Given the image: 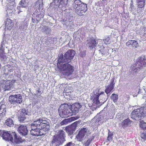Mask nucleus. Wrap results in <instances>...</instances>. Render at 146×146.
<instances>
[{
    "mask_svg": "<svg viewBox=\"0 0 146 146\" xmlns=\"http://www.w3.org/2000/svg\"><path fill=\"white\" fill-rule=\"evenodd\" d=\"M75 54V51L72 50L67 51L64 56H60L57 65L59 66V69L63 75L69 76L73 73L74 70V67L68 63L71 62Z\"/></svg>",
    "mask_w": 146,
    "mask_h": 146,
    "instance_id": "obj_1",
    "label": "nucleus"
},
{
    "mask_svg": "<svg viewBox=\"0 0 146 146\" xmlns=\"http://www.w3.org/2000/svg\"><path fill=\"white\" fill-rule=\"evenodd\" d=\"M31 134L36 136L44 135L50 129L49 123L46 120L39 119L34 121L31 125Z\"/></svg>",
    "mask_w": 146,
    "mask_h": 146,
    "instance_id": "obj_2",
    "label": "nucleus"
},
{
    "mask_svg": "<svg viewBox=\"0 0 146 146\" xmlns=\"http://www.w3.org/2000/svg\"><path fill=\"white\" fill-rule=\"evenodd\" d=\"M65 133L63 130L60 131L54 135L50 142V146H60L66 141Z\"/></svg>",
    "mask_w": 146,
    "mask_h": 146,
    "instance_id": "obj_3",
    "label": "nucleus"
},
{
    "mask_svg": "<svg viewBox=\"0 0 146 146\" xmlns=\"http://www.w3.org/2000/svg\"><path fill=\"white\" fill-rule=\"evenodd\" d=\"M146 66V57L142 56L139 57L136 60V62L131 67L132 71L134 72H137Z\"/></svg>",
    "mask_w": 146,
    "mask_h": 146,
    "instance_id": "obj_4",
    "label": "nucleus"
},
{
    "mask_svg": "<svg viewBox=\"0 0 146 146\" xmlns=\"http://www.w3.org/2000/svg\"><path fill=\"white\" fill-rule=\"evenodd\" d=\"M71 109L67 104H62L59 109L60 115L63 118H66L73 115Z\"/></svg>",
    "mask_w": 146,
    "mask_h": 146,
    "instance_id": "obj_5",
    "label": "nucleus"
},
{
    "mask_svg": "<svg viewBox=\"0 0 146 146\" xmlns=\"http://www.w3.org/2000/svg\"><path fill=\"white\" fill-rule=\"evenodd\" d=\"M91 133L90 129L87 127L83 128L79 131L76 137L79 141H81Z\"/></svg>",
    "mask_w": 146,
    "mask_h": 146,
    "instance_id": "obj_6",
    "label": "nucleus"
},
{
    "mask_svg": "<svg viewBox=\"0 0 146 146\" xmlns=\"http://www.w3.org/2000/svg\"><path fill=\"white\" fill-rule=\"evenodd\" d=\"M22 96L19 95H11L9 98L10 102L13 104H19L22 102Z\"/></svg>",
    "mask_w": 146,
    "mask_h": 146,
    "instance_id": "obj_7",
    "label": "nucleus"
},
{
    "mask_svg": "<svg viewBox=\"0 0 146 146\" xmlns=\"http://www.w3.org/2000/svg\"><path fill=\"white\" fill-rule=\"evenodd\" d=\"M0 136L3 137V139L6 141H10L12 142L13 141L12 132L10 134L8 131L1 130L0 131Z\"/></svg>",
    "mask_w": 146,
    "mask_h": 146,
    "instance_id": "obj_8",
    "label": "nucleus"
},
{
    "mask_svg": "<svg viewBox=\"0 0 146 146\" xmlns=\"http://www.w3.org/2000/svg\"><path fill=\"white\" fill-rule=\"evenodd\" d=\"M0 81L2 84V85H1L2 88L5 90H9L13 87V81L8 80Z\"/></svg>",
    "mask_w": 146,
    "mask_h": 146,
    "instance_id": "obj_9",
    "label": "nucleus"
},
{
    "mask_svg": "<svg viewBox=\"0 0 146 146\" xmlns=\"http://www.w3.org/2000/svg\"><path fill=\"white\" fill-rule=\"evenodd\" d=\"M82 5L80 7L75 9L76 13L79 15H84L87 9V5L86 4Z\"/></svg>",
    "mask_w": 146,
    "mask_h": 146,
    "instance_id": "obj_10",
    "label": "nucleus"
},
{
    "mask_svg": "<svg viewBox=\"0 0 146 146\" xmlns=\"http://www.w3.org/2000/svg\"><path fill=\"white\" fill-rule=\"evenodd\" d=\"M103 117L102 115L98 114L92 119V121L95 123L94 124L98 125H100L103 121Z\"/></svg>",
    "mask_w": 146,
    "mask_h": 146,
    "instance_id": "obj_11",
    "label": "nucleus"
},
{
    "mask_svg": "<svg viewBox=\"0 0 146 146\" xmlns=\"http://www.w3.org/2000/svg\"><path fill=\"white\" fill-rule=\"evenodd\" d=\"M82 105L81 104L77 103L73 104L71 106V108L73 115L75 114L78 112L79 109L82 107Z\"/></svg>",
    "mask_w": 146,
    "mask_h": 146,
    "instance_id": "obj_12",
    "label": "nucleus"
},
{
    "mask_svg": "<svg viewBox=\"0 0 146 146\" xmlns=\"http://www.w3.org/2000/svg\"><path fill=\"white\" fill-rule=\"evenodd\" d=\"M18 131L21 135L23 136L27 135L28 132V130L26 126L22 125L18 127Z\"/></svg>",
    "mask_w": 146,
    "mask_h": 146,
    "instance_id": "obj_13",
    "label": "nucleus"
},
{
    "mask_svg": "<svg viewBox=\"0 0 146 146\" xmlns=\"http://www.w3.org/2000/svg\"><path fill=\"white\" fill-rule=\"evenodd\" d=\"M102 93L99 94L96 93L95 94H92L91 96V99L92 100V102L94 105L98 106L100 104V102L99 100V97Z\"/></svg>",
    "mask_w": 146,
    "mask_h": 146,
    "instance_id": "obj_14",
    "label": "nucleus"
},
{
    "mask_svg": "<svg viewBox=\"0 0 146 146\" xmlns=\"http://www.w3.org/2000/svg\"><path fill=\"white\" fill-rule=\"evenodd\" d=\"M126 45L129 47L137 48L139 46L137 41L135 40H129L126 43Z\"/></svg>",
    "mask_w": 146,
    "mask_h": 146,
    "instance_id": "obj_15",
    "label": "nucleus"
},
{
    "mask_svg": "<svg viewBox=\"0 0 146 146\" xmlns=\"http://www.w3.org/2000/svg\"><path fill=\"white\" fill-rule=\"evenodd\" d=\"M115 84L114 80H112L110 84L107 86L105 91L107 94L109 93L113 90Z\"/></svg>",
    "mask_w": 146,
    "mask_h": 146,
    "instance_id": "obj_16",
    "label": "nucleus"
},
{
    "mask_svg": "<svg viewBox=\"0 0 146 146\" xmlns=\"http://www.w3.org/2000/svg\"><path fill=\"white\" fill-rule=\"evenodd\" d=\"M138 110H134L131 113V117L132 118L135 120H139L140 119V115H138V113L139 111Z\"/></svg>",
    "mask_w": 146,
    "mask_h": 146,
    "instance_id": "obj_17",
    "label": "nucleus"
},
{
    "mask_svg": "<svg viewBox=\"0 0 146 146\" xmlns=\"http://www.w3.org/2000/svg\"><path fill=\"white\" fill-rule=\"evenodd\" d=\"M12 135L13 138V137L14 138V141L16 143L19 144L25 141L24 139H22L20 137H17V135L15 132H12Z\"/></svg>",
    "mask_w": 146,
    "mask_h": 146,
    "instance_id": "obj_18",
    "label": "nucleus"
},
{
    "mask_svg": "<svg viewBox=\"0 0 146 146\" xmlns=\"http://www.w3.org/2000/svg\"><path fill=\"white\" fill-rule=\"evenodd\" d=\"M136 110H139V112L137 114L138 115H140V119L142 117L146 116V108H141Z\"/></svg>",
    "mask_w": 146,
    "mask_h": 146,
    "instance_id": "obj_19",
    "label": "nucleus"
},
{
    "mask_svg": "<svg viewBox=\"0 0 146 146\" xmlns=\"http://www.w3.org/2000/svg\"><path fill=\"white\" fill-rule=\"evenodd\" d=\"M131 121L128 119H125L121 123L122 127L125 128L127 127L131 126Z\"/></svg>",
    "mask_w": 146,
    "mask_h": 146,
    "instance_id": "obj_20",
    "label": "nucleus"
},
{
    "mask_svg": "<svg viewBox=\"0 0 146 146\" xmlns=\"http://www.w3.org/2000/svg\"><path fill=\"white\" fill-rule=\"evenodd\" d=\"M82 4H85L82 3L80 0H75L72 4V6L74 9H76L82 6Z\"/></svg>",
    "mask_w": 146,
    "mask_h": 146,
    "instance_id": "obj_21",
    "label": "nucleus"
},
{
    "mask_svg": "<svg viewBox=\"0 0 146 146\" xmlns=\"http://www.w3.org/2000/svg\"><path fill=\"white\" fill-rule=\"evenodd\" d=\"M12 21L10 19H7L5 25L6 27L8 30H10L13 25Z\"/></svg>",
    "mask_w": 146,
    "mask_h": 146,
    "instance_id": "obj_22",
    "label": "nucleus"
},
{
    "mask_svg": "<svg viewBox=\"0 0 146 146\" xmlns=\"http://www.w3.org/2000/svg\"><path fill=\"white\" fill-rule=\"evenodd\" d=\"M27 3L26 2L25 0H21L20 2L19 3V6L18 7V9L20 10L19 11H18V13H19L20 12L22 11H20L21 10L20 8L21 7H25L27 6Z\"/></svg>",
    "mask_w": 146,
    "mask_h": 146,
    "instance_id": "obj_23",
    "label": "nucleus"
},
{
    "mask_svg": "<svg viewBox=\"0 0 146 146\" xmlns=\"http://www.w3.org/2000/svg\"><path fill=\"white\" fill-rule=\"evenodd\" d=\"M6 124L10 127H13L14 124L13 120L11 118L7 119L5 122Z\"/></svg>",
    "mask_w": 146,
    "mask_h": 146,
    "instance_id": "obj_24",
    "label": "nucleus"
},
{
    "mask_svg": "<svg viewBox=\"0 0 146 146\" xmlns=\"http://www.w3.org/2000/svg\"><path fill=\"white\" fill-rule=\"evenodd\" d=\"M96 41L94 39H92L88 44V46L92 48L96 46Z\"/></svg>",
    "mask_w": 146,
    "mask_h": 146,
    "instance_id": "obj_25",
    "label": "nucleus"
},
{
    "mask_svg": "<svg viewBox=\"0 0 146 146\" xmlns=\"http://www.w3.org/2000/svg\"><path fill=\"white\" fill-rule=\"evenodd\" d=\"M94 136H92L84 144V146H88L92 141L94 139Z\"/></svg>",
    "mask_w": 146,
    "mask_h": 146,
    "instance_id": "obj_26",
    "label": "nucleus"
},
{
    "mask_svg": "<svg viewBox=\"0 0 146 146\" xmlns=\"http://www.w3.org/2000/svg\"><path fill=\"white\" fill-rule=\"evenodd\" d=\"M12 2L10 3V5H11L10 6L8 7V10L9 9L12 10L14 9V6H15V3L14 2L15 0H10Z\"/></svg>",
    "mask_w": 146,
    "mask_h": 146,
    "instance_id": "obj_27",
    "label": "nucleus"
},
{
    "mask_svg": "<svg viewBox=\"0 0 146 146\" xmlns=\"http://www.w3.org/2000/svg\"><path fill=\"white\" fill-rule=\"evenodd\" d=\"M118 96L117 94H113L111 96V98L114 102H116L118 99Z\"/></svg>",
    "mask_w": 146,
    "mask_h": 146,
    "instance_id": "obj_28",
    "label": "nucleus"
},
{
    "mask_svg": "<svg viewBox=\"0 0 146 146\" xmlns=\"http://www.w3.org/2000/svg\"><path fill=\"white\" fill-rule=\"evenodd\" d=\"M140 127L143 129H146V123L143 121H141L140 122Z\"/></svg>",
    "mask_w": 146,
    "mask_h": 146,
    "instance_id": "obj_29",
    "label": "nucleus"
},
{
    "mask_svg": "<svg viewBox=\"0 0 146 146\" xmlns=\"http://www.w3.org/2000/svg\"><path fill=\"white\" fill-rule=\"evenodd\" d=\"M68 0H60V5L62 7H64L67 5V1Z\"/></svg>",
    "mask_w": 146,
    "mask_h": 146,
    "instance_id": "obj_30",
    "label": "nucleus"
},
{
    "mask_svg": "<svg viewBox=\"0 0 146 146\" xmlns=\"http://www.w3.org/2000/svg\"><path fill=\"white\" fill-rule=\"evenodd\" d=\"M138 3V7L139 8H142L144 5V0L143 1H140L137 2Z\"/></svg>",
    "mask_w": 146,
    "mask_h": 146,
    "instance_id": "obj_31",
    "label": "nucleus"
},
{
    "mask_svg": "<svg viewBox=\"0 0 146 146\" xmlns=\"http://www.w3.org/2000/svg\"><path fill=\"white\" fill-rule=\"evenodd\" d=\"M0 56L2 60L5 61L7 59V57L5 55V53L4 52H2L0 53Z\"/></svg>",
    "mask_w": 146,
    "mask_h": 146,
    "instance_id": "obj_32",
    "label": "nucleus"
},
{
    "mask_svg": "<svg viewBox=\"0 0 146 146\" xmlns=\"http://www.w3.org/2000/svg\"><path fill=\"white\" fill-rule=\"evenodd\" d=\"M42 30L43 31L46 32L47 34H49L51 32V29L47 27H45L43 28Z\"/></svg>",
    "mask_w": 146,
    "mask_h": 146,
    "instance_id": "obj_33",
    "label": "nucleus"
},
{
    "mask_svg": "<svg viewBox=\"0 0 146 146\" xmlns=\"http://www.w3.org/2000/svg\"><path fill=\"white\" fill-rule=\"evenodd\" d=\"M112 133L110 131H109L108 133V135L107 138V140L110 141L112 139Z\"/></svg>",
    "mask_w": 146,
    "mask_h": 146,
    "instance_id": "obj_34",
    "label": "nucleus"
},
{
    "mask_svg": "<svg viewBox=\"0 0 146 146\" xmlns=\"http://www.w3.org/2000/svg\"><path fill=\"white\" fill-rule=\"evenodd\" d=\"M20 114L19 116H25V115H27V113L26 112V111L25 110L22 109L21 111H20L19 112Z\"/></svg>",
    "mask_w": 146,
    "mask_h": 146,
    "instance_id": "obj_35",
    "label": "nucleus"
},
{
    "mask_svg": "<svg viewBox=\"0 0 146 146\" xmlns=\"http://www.w3.org/2000/svg\"><path fill=\"white\" fill-rule=\"evenodd\" d=\"M66 130L68 134L71 135L73 133L74 131L71 128L67 129H66Z\"/></svg>",
    "mask_w": 146,
    "mask_h": 146,
    "instance_id": "obj_36",
    "label": "nucleus"
},
{
    "mask_svg": "<svg viewBox=\"0 0 146 146\" xmlns=\"http://www.w3.org/2000/svg\"><path fill=\"white\" fill-rule=\"evenodd\" d=\"M18 118L20 122H23V121L26 119V117L25 116H19Z\"/></svg>",
    "mask_w": 146,
    "mask_h": 146,
    "instance_id": "obj_37",
    "label": "nucleus"
},
{
    "mask_svg": "<svg viewBox=\"0 0 146 146\" xmlns=\"http://www.w3.org/2000/svg\"><path fill=\"white\" fill-rule=\"evenodd\" d=\"M110 40V38L109 36H106L105 37V38L104 39V43L107 44H108V42H109Z\"/></svg>",
    "mask_w": 146,
    "mask_h": 146,
    "instance_id": "obj_38",
    "label": "nucleus"
},
{
    "mask_svg": "<svg viewBox=\"0 0 146 146\" xmlns=\"http://www.w3.org/2000/svg\"><path fill=\"white\" fill-rule=\"evenodd\" d=\"M141 137L144 139H146V133H143L141 134Z\"/></svg>",
    "mask_w": 146,
    "mask_h": 146,
    "instance_id": "obj_39",
    "label": "nucleus"
},
{
    "mask_svg": "<svg viewBox=\"0 0 146 146\" xmlns=\"http://www.w3.org/2000/svg\"><path fill=\"white\" fill-rule=\"evenodd\" d=\"M60 0H54V5L57 6H59L60 5Z\"/></svg>",
    "mask_w": 146,
    "mask_h": 146,
    "instance_id": "obj_40",
    "label": "nucleus"
},
{
    "mask_svg": "<svg viewBox=\"0 0 146 146\" xmlns=\"http://www.w3.org/2000/svg\"><path fill=\"white\" fill-rule=\"evenodd\" d=\"M130 8L131 9V10L132 11H135V9L134 8L133 5L132 4L130 5Z\"/></svg>",
    "mask_w": 146,
    "mask_h": 146,
    "instance_id": "obj_41",
    "label": "nucleus"
},
{
    "mask_svg": "<svg viewBox=\"0 0 146 146\" xmlns=\"http://www.w3.org/2000/svg\"><path fill=\"white\" fill-rule=\"evenodd\" d=\"M65 146H74V145L73 143L71 142L67 143Z\"/></svg>",
    "mask_w": 146,
    "mask_h": 146,
    "instance_id": "obj_42",
    "label": "nucleus"
},
{
    "mask_svg": "<svg viewBox=\"0 0 146 146\" xmlns=\"http://www.w3.org/2000/svg\"><path fill=\"white\" fill-rule=\"evenodd\" d=\"M98 42L100 43L99 44V46H100V47L101 46L103 45L102 40L101 39H98Z\"/></svg>",
    "mask_w": 146,
    "mask_h": 146,
    "instance_id": "obj_43",
    "label": "nucleus"
},
{
    "mask_svg": "<svg viewBox=\"0 0 146 146\" xmlns=\"http://www.w3.org/2000/svg\"><path fill=\"white\" fill-rule=\"evenodd\" d=\"M42 3V1H37L36 2V5H39V7H40V3L41 4Z\"/></svg>",
    "mask_w": 146,
    "mask_h": 146,
    "instance_id": "obj_44",
    "label": "nucleus"
},
{
    "mask_svg": "<svg viewBox=\"0 0 146 146\" xmlns=\"http://www.w3.org/2000/svg\"><path fill=\"white\" fill-rule=\"evenodd\" d=\"M80 56H82V57H83L84 56H85V54L84 52H80Z\"/></svg>",
    "mask_w": 146,
    "mask_h": 146,
    "instance_id": "obj_45",
    "label": "nucleus"
},
{
    "mask_svg": "<svg viewBox=\"0 0 146 146\" xmlns=\"http://www.w3.org/2000/svg\"><path fill=\"white\" fill-rule=\"evenodd\" d=\"M143 0H137V2H139V1H143Z\"/></svg>",
    "mask_w": 146,
    "mask_h": 146,
    "instance_id": "obj_46",
    "label": "nucleus"
},
{
    "mask_svg": "<svg viewBox=\"0 0 146 146\" xmlns=\"http://www.w3.org/2000/svg\"><path fill=\"white\" fill-rule=\"evenodd\" d=\"M67 120V119H66L65 121H63L62 122H64L65 121H66Z\"/></svg>",
    "mask_w": 146,
    "mask_h": 146,
    "instance_id": "obj_47",
    "label": "nucleus"
},
{
    "mask_svg": "<svg viewBox=\"0 0 146 146\" xmlns=\"http://www.w3.org/2000/svg\"><path fill=\"white\" fill-rule=\"evenodd\" d=\"M72 120H74V119L73 117H72Z\"/></svg>",
    "mask_w": 146,
    "mask_h": 146,
    "instance_id": "obj_48",
    "label": "nucleus"
},
{
    "mask_svg": "<svg viewBox=\"0 0 146 146\" xmlns=\"http://www.w3.org/2000/svg\"><path fill=\"white\" fill-rule=\"evenodd\" d=\"M6 73H5V74H6Z\"/></svg>",
    "mask_w": 146,
    "mask_h": 146,
    "instance_id": "obj_49",
    "label": "nucleus"
}]
</instances>
